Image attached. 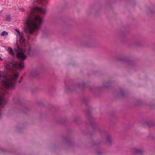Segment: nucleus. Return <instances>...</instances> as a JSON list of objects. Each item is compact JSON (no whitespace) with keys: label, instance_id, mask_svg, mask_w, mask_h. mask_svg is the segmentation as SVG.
<instances>
[{"label":"nucleus","instance_id":"obj_1","mask_svg":"<svg viewBox=\"0 0 155 155\" xmlns=\"http://www.w3.org/2000/svg\"><path fill=\"white\" fill-rule=\"evenodd\" d=\"M28 19L27 22V27L25 29L26 33L33 34L39 29L42 19L40 15H44L45 10L43 8L36 6L30 7Z\"/></svg>","mask_w":155,"mask_h":155},{"label":"nucleus","instance_id":"obj_2","mask_svg":"<svg viewBox=\"0 0 155 155\" xmlns=\"http://www.w3.org/2000/svg\"><path fill=\"white\" fill-rule=\"evenodd\" d=\"M19 74L17 72L7 77L5 73L0 71V80L6 89L13 88L15 85Z\"/></svg>","mask_w":155,"mask_h":155},{"label":"nucleus","instance_id":"obj_3","mask_svg":"<svg viewBox=\"0 0 155 155\" xmlns=\"http://www.w3.org/2000/svg\"><path fill=\"white\" fill-rule=\"evenodd\" d=\"M28 47H26L24 50L17 53V57L18 58H20L21 60H24L26 58L25 55H30L31 48L28 45Z\"/></svg>","mask_w":155,"mask_h":155},{"label":"nucleus","instance_id":"obj_4","mask_svg":"<svg viewBox=\"0 0 155 155\" xmlns=\"http://www.w3.org/2000/svg\"><path fill=\"white\" fill-rule=\"evenodd\" d=\"M23 64L24 63L22 61H20L19 63L16 61H12L8 64V67L11 70L21 69L24 68Z\"/></svg>","mask_w":155,"mask_h":155},{"label":"nucleus","instance_id":"obj_5","mask_svg":"<svg viewBox=\"0 0 155 155\" xmlns=\"http://www.w3.org/2000/svg\"><path fill=\"white\" fill-rule=\"evenodd\" d=\"M36 2L41 3L43 5H45L47 4L48 0H35Z\"/></svg>","mask_w":155,"mask_h":155},{"label":"nucleus","instance_id":"obj_6","mask_svg":"<svg viewBox=\"0 0 155 155\" xmlns=\"http://www.w3.org/2000/svg\"><path fill=\"white\" fill-rule=\"evenodd\" d=\"M8 50H9L8 53L9 54H10L11 55H14V53L13 52V50L11 48H10V47L8 48Z\"/></svg>","mask_w":155,"mask_h":155},{"label":"nucleus","instance_id":"obj_7","mask_svg":"<svg viewBox=\"0 0 155 155\" xmlns=\"http://www.w3.org/2000/svg\"><path fill=\"white\" fill-rule=\"evenodd\" d=\"M15 31L17 32L19 35L21 36V39L23 41V42H24L25 41V39H23L21 36V35L19 31L17 29H16Z\"/></svg>","mask_w":155,"mask_h":155},{"label":"nucleus","instance_id":"obj_8","mask_svg":"<svg viewBox=\"0 0 155 155\" xmlns=\"http://www.w3.org/2000/svg\"><path fill=\"white\" fill-rule=\"evenodd\" d=\"M8 35V33L5 31H3L1 33V35L2 36H7Z\"/></svg>","mask_w":155,"mask_h":155},{"label":"nucleus","instance_id":"obj_9","mask_svg":"<svg viewBox=\"0 0 155 155\" xmlns=\"http://www.w3.org/2000/svg\"><path fill=\"white\" fill-rule=\"evenodd\" d=\"M5 19L6 21H10L11 19V16L10 15H6L5 17Z\"/></svg>","mask_w":155,"mask_h":155},{"label":"nucleus","instance_id":"obj_10","mask_svg":"<svg viewBox=\"0 0 155 155\" xmlns=\"http://www.w3.org/2000/svg\"><path fill=\"white\" fill-rule=\"evenodd\" d=\"M134 152L136 153H140L141 151L140 150H138V149H135V150Z\"/></svg>","mask_w":155,"mask_h":155},{"label":"nucleus","instance_id":"obj_11","mask_svg":"<svg viewBox=\"0 0 155 155\" xmlns=\"http://www.w3.org/2000/svg\"><path fill=\"white\" fill-rule=\"evenodd\" d=\"M19 10L20 11L23 12L25 11V10L24 8H19Z\"/></svg>","mask_w":155,"mask_h":155},{"label":"nucleus","instance_id":"obj_12","mask_svg":"<svg viewBox=\"0 0 155 155\" xmlns=\"http://www.w3.org/2000/svg\"><path fill=\"white\" fill-rule=\"evenodd\" d=\"M107 141H108V142H109L110 141V137H107Z\"/></svg>","mask_w":155,"mask_h":155},{"label":"nucleus","instance_id":"obj_13","mask_svg":"<svg viewBox=\"0 0 155 155\" xmlns=\"http://www.w3.org/2000/svg\"><path fill=\"white\" fill-rule=\"evenodd\" d=\"M1 13H2V12L0 11V15L1 14Z\"/></svg>","mask_w":155,"mask_h":155},{"label":"nucleus","instance_id":"obj_14","mask_svg":"<svg viewBox=\"0 0 155 155\" xmlns=\"http://www.w3.org/2000/svg\"><path fill=\"white\" fill-rule=\"evenodd\" d=\"M0 59L1 60H2L0 57Z\"/></svg>","mask_w":155,"mask_h":155}]
</instances>
